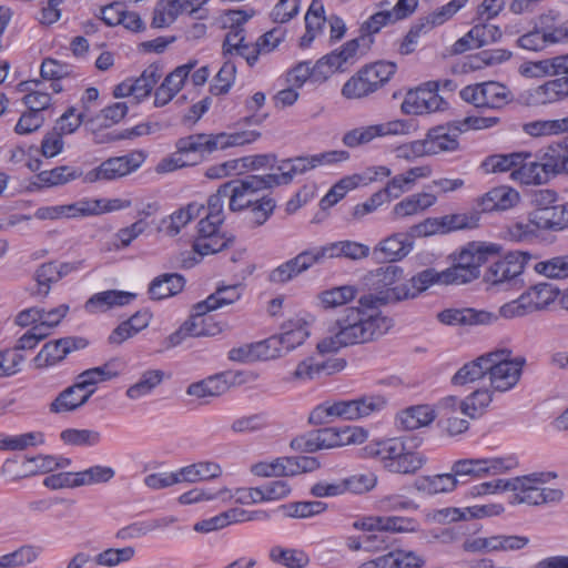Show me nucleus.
Wrapping results in <instances>:
<instances>
[{"instance_id": "7ed1b4c3", "label": "nucleus", "mask_w": 568, "mask_h": 568, "mask_svg": "<svg viewBox=\"0 0 568 568\" xmlns=\"http://www.w3.org/2000/svg\"><path fill=\"white\" fill-rule=\"evenodd\" d=\"M364 453L387 471L402 475L417 473L427 460L423 453L408 449L398 437L371 443L364 447Z\"/></svg>"}, {"instance_id": "aec40b11", "label": "nucleus", "mask_w": 568, "mask_h": 568, "mask_svg": "<svg viewBox=\"0 0 568 568\" xmlns=\"http://www.w3.org/2000/svg\"><path fill=\"white\" fill-rule=\"evenodd\" d=\"M314 264H318L314 247L305 250L295 257L286 261L268 274V281L283 284L307 271Z\"/></svg>"}, {"instance_id": "09e8293b", "label": "nucleus", "mask_w": 568, "mask_h": 568, "mask_svg": "<svg viewBox=\"0 0 568 568\" xmlns=\"http://www.w3.org/2000/svg\"><path fill=\"white\" fill-rule=\"evenodd\" d=\"M282 329L278 337H281L286 353L302 345L310 335L306 324L300 320L283 324Z\"/></svg>"}, {"instance_id": "5fc2aeb1", "label": "nucleus", "mask_w": 568, "mask_h": 568, "mask_svg": "<svg viewBox=\"0 0 568 568\" xmlns=\"http://www.w3.org/2000/svg\"><path fill=\"white\" fill-rule=\"evenodd\" d=\"M81 175L80 172L74 170L71 166H57L51 170L40 171L37 174V180L43 186H57L61 184H65L72 180L78 179Z\"/></svg>"}, {"instance_id": "37998d69", "label": "nucleus", "mask_w": 568, "mask_h": 568, "mask_svg": "<svg viewBox=\"0 0 568 568\" xmlns=\"http://www.w3.org/2000/svg\"><path fill=\"white\" fill-rule=\"evenodd\" d=\"M467 2L468 0H452L429 13L427 17L419 19L418 22L423 24L425 30L428 32L434 27L442 26L452 19L460 9L467 4Z\"/></svg>"}, {"instance_id": "ddd939ff", "label": "nucleus", "mask_w": 568, "mask_h": 568, "mask_svg": "<svg viewBox=\"0 0 568 568\" xmlns=\"http://www.w3.org/2000/svg\"><path fill=\"white\" fill-rule=\"evenodd\" d=\"M438 91V81H429L423 87L408 91L402 103V110L406 114H424L443 110L447 103Z\"/></svg>"}, {"instance_id": "ea45409f", "label": "nucleus", "mask_w": 568, "mask_h": 568, "mask_svg": "<svg viewBox=\"0 0 568 568\" xmlns=\"http://www.w3.org/2000/svg\"><path fill=\"white\" fill-rule=\"evenodd\" d=\"M164 378V372L161 369H149L141 374L140 379L126 389V396L136 400L151 394Z\"/></svg>"}, {"instance_id": "39448f33", "label": "nucleus", "mask_w": 568, "mask_h": 568, "mask_svg": "<svg viewBox=\"0 0 568 568\" xmlns=\"http://www.w3.org/2000/svg\"><path fill=\"white\" fill-rule=\"evenodd\" d=\"M500 245L488 242H469L459 252L455 263L442 271L443 284H466L480 276V266L498 257Z\"/></svg>"}, {"instance_id": "864d4df0", "label": "nucleus", "mask_w": 568, "mask_h": 568, "mask_svg": "<svg viewBox=\"0 0 568 568\" xmlns=\"http://www.w3.org/2000/svg\"><path fill=\"white\" fill-rule=\"evenodd\" d=\"M276 207L275 200L270 195H262L255 199L254 203L248 206V223L256 227L263 225L273 214Z\"/></svg>"}, {"instance_id": "6ab92c4d", "label": "nucleus", "mask_w": 568, "mask_h": 568, "mask_svg": "<svg viewBox=\"0 0 568 568\" xmlns=\"http://www.w3.org/2000/svg\"><path fill=\"white\" fill-rule=\"evenodd\" d=\"M458 128V121H453L446 125L429 129L426 139L430 155L457 151L459 149L458 138L463 133L457 130Z\"/></svg>"}, {"instance_id": "423d86ee", "label": "nucleus", "mask_w": 568, "mask_h": 568, "mask_svg": "<svg viewBox=\"0 0 568 568\" xmlns=\"http://www.w3.org/2000/svg\"><path fill=\"white\" fill-rule=\"evenodd\" d=\"M386 400L382 396H362L352 400H339L333 404H322L317 406L310 416V422L314 424L323 423L325 417L336 416L347 420H354L367 417L373 413L382 410Z\"/></svg>"}, {"instance_id": "49530a36", "label": "nucleus", "mask_w": 568, "mask_h": 568, "mask_svg": "<svg viewBox=\"0 0 568 568\" xmlns=\"http://www.w3.org/2000/svg\"><path fill=\"white\" fill-rule=\"evenodd\" d=\"M434 284H443L442 272L435 268H426L404 283V287L412 295L409 300H413Z\"/></svg>"}, {"instance_id": "a19ab883", "label": "nucleus", "mask_w": 568, "mask_h": 568, "mask_svg": "<svg viewBox=\"0 0 568 568\" xmlns=\"http://www.w3.org/2000/svg\"><path fill=\"white\" fill-rule=\"evenodd\" d=\"M229 388L222 375L211 376L187 386L186 394L197 398L215 397L224 394Z\"/></svg>"}, {"instance_id": "bf43d9fd", "label": "nucleus", "mask_w": 568, "mask_h": 568, "mask_svg": "<svg viewBox=\"0 0 568 568\" xmlns=\"http://www.w3.org/2000/svg\"><path fill=\"white\" fill-rule=\"evenodd\" d=\"M235 78L236 65L233 61L226 60L214 77V82L210 87L211 93L214 95L226 94L232 88Z\"/></svg>"}, {"instance_id": "4be33fe9", "label": "nucleus", "mask_w": 568, "mask_h": 568, "mask_svg": "<svg viewBox=\"0 0 568 568\" xmlns=\"http://www.w3.org/2000/svg\"><path fill=\"white\" fill-rule=\"evenodd\" d=\"M412 248L408 235L396 233L381 241L373 250V256L377 262H396L407 256Z\"/></svg>"}, {"instance_id": "c85d7f7f", "label": "nucleus", "mask_w": 568, "mask_h": 568, "mask_svg": "<svg viewBox=\"0 0 568 568\" xmlns=\"http://www.w3.org/2000/svg\"><path fill=\"white\" fill-rule=\"evenodd\" d=\"M435 417V412L430 406L417 405L400 412L396 417V424L403 430H414L429 425Z\"/></svg>"}, {"instance_id": "f8f14e48", "label": "nucleus", "mask_w": 568, "mask_h": 568, "mask_svg": "<svg viewBox=\"0 0 568 568\" xmlns=\"http://www.w3.org/2000/svg\"><path fill=\"white\" fill-rule=\"evenodd\" d=\"M515 457H496L483 459H459L452 466V471L457 479L463 476L483 478L487 475H497L510 470L517 466Z\"/></svg>"}, {"instance_id": "72a5a7b5", "label": "nucleus", "mask_w": 568, "mask_h": 568, "mask_svg": "<svg viewBox=\"0 0 568 568\" xmlns=\"http://www.w3.org/2000/svg\"><path fill=\"white\" fill-rule=\"evenodd\" d=\"M435 202L436 196L432 193H416L396 203L392 213L395 219L410 216L430 207Z\"/></svg>"}, {"instance_id": "de8ad7c7", "label": "nucleus", "mask_w": 568, "mask_h": 568, "mask_svg": "<svg viewBox=\"0 0 568 568\" xmlns=\"http://www.w3.org/2000/svg\"><path fill=\"white\" fill-rule=\"evenodd\" d=\"M327 505L317 500L294 501L281 505L278 510L290 518H310L324 513Z\"/></svg>"}, {"instance_id": "b1692460", "label": "nucleus", "mask_w": 568, "mask_h": 568, "mask_svg": "<svg viewBox=\"0 0 568 568\" xmlns=\"http://www.w3.org/2000/svg\"><path fill=\"white\" fill-rule=\"evenodd\" d=\"M135 298V294L109 290L93 294L84 304V310L89 314L104 313L115 306H124Z\"/></svg>"}, {"instance_id": "9b49d317", "label": "nucleus", "mask_w": 568, "mask_h": 568, "mask_svg": "<svg viewBox=\"0 0 568 568\" xmlns=\"http://www.w3.org/2000/svg\"><path fill=\"white\" fill-rule=\"evenodd\" d=\"M144 160L145 156L141 151L110 158L87 172L84 180L90 183L114 181L136 171Z\"/></svg>"}, {"instance_id": "f3484780", "label": "nucleus", "mask_w": 568, "mask_h": 568, "mask_svg": "<svg viewBox=\"0 0 568 568\" xmlns=\"http://www.w3.org/2000/svg\"><path fill=\"white\" fill-rule=\"evenodd\" d=\"M501 36V30L495 24H490L487 21L476 23L464 37L454 43L453 52L460 54L467 50L481 48L497 42Z\"/></svg>"}, {"instance_id": "8fccbe9b", "label": "nucleus", "mask_w": 568, "mask_h": 568, "mask_svg": "<svg viewBox=\"0 0 568 568\" xmlns=\"http://www.w3.org/2000/svg\"><path fill=\"white\" fill-rule=\"evenodd\" d=\"M357 293L358 290L356 286L343 285L322 292L320 300L325 308H335L354 301Z\"/></svg>"}, {"instance_id": "9d476101", "label": "nucleus", "mask_w": 568, "mask_h": 568, "mask_svg": "<svg viewBox=\"0 0 568 568\" xmlns=\"http://www.w3.org/2000/svg\"><path fill=\"white\" fill-rule=\"evenodd\" d=\"M531 255L524 251H511L503 257H498L487 268L484 278L493 285L499 284H523L520 275L523 274Z\"/></svg>"}, {"instance_id": "3c124183", "label": "nucleus", "mask_w": 568, "mask_h": 568, "mask_svg": "<svg viewBox=\"0 0 568 568\" xmlns=\"http://www.w3.org/2000/svg\"><path fill=\"white\" fill-rule=\"evenodd\" d=\"M530 221L539 230L545 231H561V220L559 213V205L537 207L530 214Z\"/></svg>"}, {"instance_id": "680f3d73", "label": "nucleus", "mask_w": 568, "mask_h": 568, "mask_svg": "<svg viewBox=\"0 0 568 568\" xmlns=\"http://www.w3.org/2000/svg\"><path fill=\"white\" fill-rule=\"evenodd\" d=\"M534 270L549 278L568 277V255L555 256L535 264Z\"/></svg>"}, {"instance_id": "473e14b6", "label": "nucleus", "mask_w": 568, "mask_h": 568, "mask_svg": "<svg viewBox=\"0 0 568 568\" xmlns=\"http://www.w3.org/2000/svg\"><path fill=\"white\" fill-rule=\"evenodd\" d=\"M489 353L478 356L476 359L464 364L453 376L454 385H466L481 379L488 374Z\"/></svg>"}, {"instance_id": "a211bd4d", "label": "nucleus", "mask_w": 568, "mask_h": 568, "mask_svg": "<svg viewBox=\"0 0 568 568\" xmlns=\"http://www.w3.org/2000/svg\"><path fill=\"white\" fill-rule=\"evenodd\" d=\"M374 39L355 38L347 41L339 50L326 54V60L336 71H345L353 65L372 47Z\"/></svg>"}, {"instance_id": "4468645a", "label": "nucleus", "mask_w": 568, "mask_h": 568, "mask_svg": "<svg viewBox=\"0 0 568 568\" xmlns=\"http://www.w3.org/2000/svg\"><path fill=\"white\" fill-rule=\"evenodd\" d=\"M89 341L82 336H67L47 342L33 358L38 368L53 366L62 362L70 353L84 349Z\"/></svg>"}, {"instance_id": "4d7b16f0", "label": "nucleus", "mask_w": 568, "mask_h": 568, "mask_svg": "<svg viewBox=\"0 0 568 568\" xmlns=\"http://www.w3.org/2000/svg\"><path fill=\"white\" fill-rule=\"evenodd\" d=\"M34 281L37 282V291L33 295L47 296L51 290V285L59 281V273L54 262L41 264L34 272Z\"/></svg>"}, {"instance_id": "052dcab7", "label": "nucleus", "mask_w": 568, "mask_h": 568, "mask_svg": "<svg viewBox=\"0 0 568 568\" xmlns=\"http://www.w3.org/2000/svg\"><path fill=\"white\" fill-rule=\"evenodd\" d=\"M480 214L477 211L469 213H457L442 216V227L448 233L457 230L475 229L478 226Z\"/></svg>"}, {"instance_id": "e433bc0d", "label": "nucleus", "mask_w": 568, "mask_h": 568, "mask_svg": "<svg viewBox=\"0 0 568 568\" xmlns=\"http://www.w3.org/2000/svg\"><path fill=\"white\" fill-rule=\"evenodd\" d=\"M459 483L462 481L457 479L456 475L452 471L450 474L422 477L416 480L415 486L419 491L435 495L439 493H449L454 490Z\"/></svg>"}, {"instance_id": "bb28decb", "label": "nucleus", "mask_w": 568, "mask_h": 568, "mask_svg": "<svg viewBox=\"0 0 568 568\" xmlns=\"http://www.w3.org/2000/svg\"><path fill=\"white\" fill-rule=\"evenodd\" d=\"M537 159L556 176L568 173V144L565 139L554 142L537 152Z\"/></svg>"}, {"instance_id": "393cba45", "label": "nucleus", "mask_w": 568, "mask_h": 568, "mask_svg": "<svg viewBox=\"0 0 568 568\" xmlns=\"http://www.w3.org/2000/svg\"><path fill=\"white\" fill-rule=\"evenodd\" d=\"M519 201V193L510 186L501 185L485 193L478 201L480 212L506 211Z\"/></svg>"}, {"instance_id": "f257e3e1", "label": "nucleus", "mask_w": 568, "mask_h": 568, "mask_svg": "<svg viewBox=\"0 0 568 568\" xmlns=\"http://www.w3.org/2000/svg\"><path fill=\"white\" fill-rule=\"evenodd\" d=\"M393 326L392 318L374 308L345 307L329 326V335L317 343L320 354L335 353L342 347L373 342Z\"/></svg>"}, {"instance_id": "4c0bfd02", "label": "nucleus", "mask_w": 568, "mask_h": 568, "mask_svg": "<svg viewBox=\"0 0 568 568\" xmlns=\"http://www.w3.org/2000/svg\"><path fill=\"white\" fill-rule=\"evenodd\" d=\"M315 168L313 155L296 156L283 160L282 164L277 168L281 174H274V176L277 178V185L288 184L295 175L304 174Z\"/></svg>"}, {"instance_id": "5701e85b", "label": "nucleus", "mask_w": 568, "mask_h": 568, "mask_svg": "<svg viewBox=\"0 0 568 568\" xmlns=\"http://www.w3.org/2000/svg\"><path fill=\"white\" fill-rule=\"evenodd\" d=\"M318 263L326 258L346 257L361 260L369 254V247L355 241H338L323 246L314 247Z\"/></svg>"}, {"instance_id": "603ef678", "label": "nucleus", "mask_w": 568, "mask_h": 568, "mask_svg": "<svg viewBox=\"0 0 568 568\" xmlns=\"http://www.w3.org/2000/svg\"><path fill=\"white\" fill-rule=\"evenodd\" d=\"M290 470V457H277L251 466L252 474L258 477H291Z\"/></svg>"}, {"instance_id": "c03bdc74", "label": "nucleus", "mask_w": 568, "mask_h": 568, "mask_svg": "<svg viewBox=\"0 0 568 568\" xmlns=\"http://www.w3.org/2000/svg\"><path fill=\"white\" fill-rule=\"evenodd\" d=\"M44 443L41 432H29L20 435L0 434V448L4 450H24Z\"/></svg>"}, {"instance_id": "cd10ccee", "label": "nucleus", "mask_w": 568, "mask_h": 568, "mask_svg": "<svg viewBox=\"0 0 568 568\" xmlns=\"http://www.w3.org/2000/svg\"><path fill=\"white\" fill-rule=\"evenodd\" d=\"M185 285V278L179 273H164L154 277L148 288L151 300H164L180 293Z\"/></svg>"}, {"instance_id": "13d9d810", "label": "nucleus", "mask_w": 568, "mask_h": 568, "mask_svg": "<svg viewBox=\"0 0 568 568\" xmlns=\"http://www.w3.org/2000/svg\"><path fill=\"white\" fill-rule=\"evenodd\" d=\"M225 199L229 200V193L223 192V184H221L216 193L210 195L207 199V206H204L203 210L206 211V215L201 219L200 222H209L221 226L225 220L223 211Z\"/></svg>"}, {"instance_id": "dca6fc26", "label": "nucleus", "mask_w": 568, "mask_h": 568, "mask_svg": "<svg viewBox=\"0 0 568 568\" xmlns=\"http://www.w3.org/2000/svg\"><path fill=\"white\" fill-rule=\"evenodd\" d=\"M557 474L551 471L531 473L525 476H518L517 490L513 504H528L531 506H541V494L544 485L556 478Z\"/></svg>"}, {"instance_id": "58836bf2", "label": "nucleus", "mask_w": 568, "mask_h": 568, "mask_svg": "<svg viewBox=\"0 0 568 568\" xmlns=\"http://www.w3.org/2000/svg\"><path fill=\"white\" fill-rule=\"evenodd\" d=\"M558 291L548 283H539L527 292L523 293L524 297H527L526 303L529 305L530 313L546 308L551 304L557 295Z\"/></svg>"}, {"instance_id": "2eb2a0df", "label": "nucleus", "mask_w": 568, "mask_h": 568, "mask_svg": "<svg viewBox=\"0 0 568 568\" xmlns=\"http://www.w3.org/2000/svg\"><path fill=\"white\" fill-rule=\"evenodd\" d=\"M219 225L209 222H199L197 236L193 243V250L201 256L219 253L230 247L235 237L226 233H220Z\"/></svg>"}, {"instance_id": "0e129e2a", "label": "nucleus", "mask_w": 568, "mask_h": 568, "mask_svg": "<svg viewBox=\"0 0 568 568\" xmlns=\"http://www.w3.org/2000/svg\"><path fill=\"white\" fill-rule=\"evenodd\" d=\"M38 550L33 546H22L17 550L0 556V568H17L33 562Z\"/></svg>"}, {"instance_id": "774afa93", "label": "nucleus", "mask_w": 568, "mask_h": 568, "mask_svg": "<svg viewBox=\"0 0 568 568\" xmlns=\"http://www.w3.org/2000/svg\"><path fill=\"white\" fill-rule=\"evenodd\" d=\"M537 75L568 77V54L540 60L535 63Z\"/></svg>"}, {"instance_id": "0eeeda50", "label": "nucleus", "mask_w": 568, "mask_h": 568, "mask_svg": "<svg viewBox=\"0 0 568 568\" xmlns=\"http://www.w3.org/2000/svg\"><path fill=\"white\" fill-rule=\"evenodd\" d=\"M277 185V178L274 174L255 175L250 174L243 179H233L223 183V192L229 193V210L241 212L251 206L258 193Z\"/></svg>"}, {"instance_id": "338daca9", "label": "nucleus", "mask_w": 568, "mask_h": 568, "mask_svg": "<svg viewBox=\"0 0 568 568\" xmlns=\"http://www.w3.org/2000/svg\"><path fill=\"white\" fill-rule=\"evenodd\" d=\"M61 439L73 446H94L101 440V434L92 429L69 428L61 433Z\"/></svg>"}, {"instance_id": "2f4dec72", "label": "nucleus", "mask_w": 568, "mask_h": 568, "mask_svg": "<svg viewBox=\"0 0 568 568\" xmlns=\"http://www.w3.org/2000/svg\"><path fill=\"white\" fill-rule=\"evenodd\" d=\"M114 361H110L102 366L93 367L80 373L77 378V387H81L84 392H90L92 396L97 389V384L110 381L118 376V372L113 369Z\"/></svg>"}, {"instance_id": "6e6552de", "label": "nucleus", "mask_w": 568, "mask_h": 568, "mask_svg": "<svg viewBox=\"0 0 568 568\" xmlns=\"http://www.w3.org/2000/svg\"><path fill=\"white\" fill-rule=\"evenodd\" d=\"M488 375L494 390L505 393L519 382L526 359L521 356L511 358L507 348L489 352Z\"/></svg>"}, {"instance_id": "c9c22d12", "label": "nucleus", "mask_w": 568, "mask_h": 568, "mask_svg": "<svg viewBox=\"0 0 568 568\" xmlns=\"http://www.w3.org/2000/svg\"><path fill=\"white\" fill-rule=\"evenodd\" d=\"M397 65L390 61H377L362 68V74L366 77L373 93L384 87L395 74Z\"/></svg>"}, {"instance_id": "f03ea898", "label": "nucleus", "mask_w": 568, "mask_h": 568, "mask_svg": "<svg viewBox=\"0 0 568 568\" xmlns=\"http://www.w3.org/2000/svg\"><path fill=\"white\" fill-rule=\"evenodd\" d=\"M260 132L256 131H243L235 132L232 134L219 133V134H191L187 136L180 138L176 143V154L179 158H172L162 161L158 165L160 172H169L179 168H183L189 164V161L183 160L182 156L190 154L194 155L193 163H196L205 154H210L216 150H224L231 146H240L252 143L260 138Z\"/></svg>"}, {"instance_id": "69168bd1", "label": "nucleus", "mask_w": 568, "mask_h": 568, "mask_svg": "<svg viewBox=\"0 0 568 568\" xmlns=\"http://www.w3.org/2000/svg\"><path fill=\"white\" fill-rule=\"evenodd\" d=\"M373 93V90L366 77L362 74L359 69L353 77H351L342 88V95L346 99H362Z\"/></svg>"}, {"instance_id": "20e7f679", "label": "nucleus", "mask_w": 568, "mask_h": 568, "mask_svg": "<svg viewBox=\"0 0 568 568\" xmlns=\"http://www.w3.org/2000/svg\"><path fill=\"white\" fill-rule=\"evenodd\" d=\"M403 273V268L397 265H387L369 272L366 276L369 293L359 297V305L377 311L379 306L409 300L412 295L407 293L404 283L397 285Z\"/></svg>"}, {"instance_id": "6e6d98bb", "label": "nucleus", "mask_w": 568, "mask_h": 568, "mask_svg": "<svg viewBox=\"0 0 568 568\" xmlns=\"http://www.w3.org/2000/svg\"><path fill=\"white\" fill-rule=\"evenodd\" d=\"M493 395L488 389H477L459 403L460 412L468 417H476L491 403Z\"/></svg>"}, {"instance_id": "412c9836", "label": "nucleus", "mask_w": 568, "mask_h": 568, "mask_svg": "<svg viewBox=\"0 0 568 568\" xmlns=\"http://www.w3.org/2000/svg\"><path fill=\"white\" fill-rule=\"evenodd\" d=\"M437 318L445 325H485L498 318L494 313L475 308H446L437 314Z\"/></svg>"}, {"instance_id": "a18cd8bd", "label": "nucleus", "mask_w": 568, "mask_h": 568, "mask_svg": "<svg viewBox=\"0 0 568 568\" xmlns=\"http://www.w3.org/2000/svg\"><path fill=\"white\" fill-rule=\"evenodd\" d=\"M567 129V116L556 120H537L523 125L524 132L534 138L565 133Z\"/></svg>"}, {"instance_id": "e2e57ef3", "label": "nucleus", "mask_w": 568, "mask_h": 568, "mask_svg": "<svg viewBox=\"0 0 568 568\" xmlns=\"http://www.w3.org/2000/svg\"><path fill=\"white\" fill-rule=\"evenodd\" d=\"M241 513L234 511V508L227 509L214 517L203 519L194 525V530L197 532H211L222 529L231 524H236V519Z\"/></svg>"}, {"instance_id": "1a4fd4ad", "label": "nucleus", "mask_w": 568, "mask_h": 568, "mask_svg": "<svg viewBox=\"0 0 568 568\" xmlns=\"http://www.w3.org/2000/svg\"><path fill=\"white\" fill-rule=\"evenodd\" d=\"M459 95L465 102L486 109H500L514 99L511 91L496 81L467 85L460 90Z\"/></svg>"}, {"instance_id": "a878e982", "label": "nucleus", "mask_w": 568, "mask_h": 568, "mask_svg": "<svg viewBox=\"0 0 568 568\" xmlns=\"http://www.w3.org/2000/svg\"><path fill=\"white\" fill-rule=\"evenodd\" d=\"M510 176L521 184L527 185L545 184L550 179L555 178L550 170L544 165L541 160L537 159V153L535 155L531 154L530 159L525 160L517 170L511 172Z\"/></svg>"}, {"instance_id": "7c9ffc66", "label": "nucleus", "mask_w": 568, "mask_h": 568, "mask_svg": "<svg viewBox=\"0 0 568 568\" xmlns=\"http://www.w3.org/2000/svg\"><path fill=\"white\" fill-rule=\"evenodd\" d=\"M202 210H204L203 204L190 203L186 207H182L163 219L159 230L169 236H175L191 220L197 217Z\"/></svg>"}, {"instance_id": "79ce46f5", "label": "nucleus", "mask_w": 568, "mask_h": 568, "mask_svg": "<svg viewBox=\"0 0 568 568\" xmlns=\"http://www.w3.org/2000/svg\"><path fill=\"white\" fill-rule=\"evenodd\" d=\"M162 75L163 69L160 64L152 63L148 65L139 78L134 80L132 79L134 87V98L138 101H141L149 97Z\"/></svg>"}, {"instance_id": "f704fd0d", "label": "nucleus", "mask_w": 568, "mask_h": 568, "mask_svg": "<svg viewBox=\"0 0 568 568\" xmlns=\"http://www.w3.org/2000/svg\"><path fill=\"white\" fill-rule=\"evenodd\" d=\"M531 154L526 152H515L509 154H495L488 156L481 168L486 173H497L517 170L521 163L530 159Z\"/></svg>"}, {"instance_id": "c756f323", "label": "nucleus", "mask_w": 568, "mask_h": 568, "mask_svg": "<svg viewBox=\"0 0 568 568\" xmlns=\"http://www.w3.org/2000/svg\"><path fill=\"white\" fill-rule=\"evenodd\" d=\"M90 392L77 387V383L63 389L50 404V412L60 414L73 412L82 407L90 399Z\"/></svg>"}]
</instances>
